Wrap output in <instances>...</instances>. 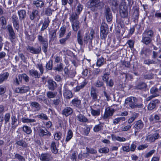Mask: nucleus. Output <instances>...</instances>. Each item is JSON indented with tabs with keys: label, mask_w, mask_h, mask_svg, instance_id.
Listing matches in <instances>:
<instances>
[{
	"label": "nucleus",
	"mask_w": 161,
	"mask_h": 161,
	"mask_svg": "<svg viewBox=\"0 0 161 161\" xmlns=\"http://www.w3.org/2000/svg\"><path fill=\"white\" fill-rule=\"evenodd\" d=\"M126 3L125 0H122L119 7L120 18L118 20V23L121 26L127 24L129 22L128 8Z\"/></svg>",
	"instance_id": "obj_1"
},
{
	"label": "nucleus",
	"mask_w": 161,
	"mask_h": 161,
	"mask_svg": "<svg viewBox=\"0 0 161 161\" xmlns=\"http://www.w3.org/2000/svg\"><path fill=\"white\" fill-rule=\"evenodd\" d=\"M94 34L95 32L93 29L92 28L90 30V33H86L84 37L83 41L85 44H87L88 43V47L89 48L90 47H92V40L94 37Z\"/></svg>",
	"instance_id": "obj_2"
},
{
	"label": "nucleus",
	"mask_w": 161,
	"mask_h": 161,
	"mask_svg": "<svg viewBox=\"0 0 161 161\" xmlns=\"http://www.w3.org/2000/svg\"><path fill=\"white\" fill-rule=\"evenodd\" d=\"M100 37L101 39L105 40L108 32V27L106 23H102L100 27Z\"/></svg>",
	"instance_id": "obj_3"
},
{
	"label": "nucleus",
	"mask_w": 161,
	"mask_h": 161,
	"mask_svg": "<svg viewBox=\"0 0 161 161\" xmlns=\"http://www.w3.org/2000/svg\"><path fill=\"white\" fill-rule=\"evenodd\" d=\"M38 40L40 43L42 44V50L43 52L46 54L47 51L48 43V40L45 38L42 35H38Z\"/></svg>",
	"instance_id": "obj_4"
},
{
	"label": "nucleus",
	"mask_w": 161,
	"mask_h": 161,
	"mask_svg": "<svg viewBox=\"0 0 161 161\" xmlns=\"http://www.w3.org/2000/svg\"><path fill=\"white\" fill-rule=\"evenodd\" d=\"M137 101V98L133 97H128L125 100V102L126 103L128 104L130 107L132 108H135L137 107V105L136 104Z\"/></svg>",
	"instance_id": "obj_5"
},
{
	"label": "nucleus",
	"mask_w": 161,
	"mask_h": 161,
	"mask_svg": "<svg viewBox=\"0 0 161 161\" xmlns=\"http://www.w3.org/2000/svg\"><path fill=\"white\" fill-rule=\"evenodd\" d=\"M7 29L9 33V39L11 43L15 42L16 38V34L11 25H8Z\"/></svg>",
	"instance_id": "obj_6"
},
{
	"label": "nucleus",
	"mask_w": 161,
	"mask_h": 161,
	"mask_svg": "<svg viewBox=\"0 0 161 161\" xmlns=\"http://www.w3.org/2000/svg\"><path fill=\"white\" fill-rule=\"evenodd\" d=\"M53 158V156L50 152L42 153L39 157L41 161H51Z\"/></svg>",
	"instance_id": "obj_7"
},
{
	"label": "nucleus",
	"mask_w": 161,
	"mask_h": 161,
	"mask_svg": "<svg viewBox=\"0 0 161 161\" xmlns=\"http://www.w3.org/2000/svg\"><path fill=\"white\" fill-rule=\"evenodd\" d=\"M115 109L110 107L105 108L103 118V119H107L109 117L112 116L115 112Z\"/></svg>",
	"instance_id": "obj_8"
},
{
	"label": "nucleus",
	"mask_w": 161,
	"mask_h": 161,
	"mask_svg": "<svg viewBox=\"0 0 161 161\" xmlns=\"http://www.w3.org/2000/svg\"><path fill=\"white\" fill-rule=\"evenodd\" d=\"M144 123L141 120L136 121L134 123L133 129L135 132H139L144 127Z\"/></svg>",
	"instance_id": "obj_9"
},
{
	"label": "nucleus",
	"mask_w": 161,
	"mask_h": 161,
	"mask_svg": "<svg viewBox=\"0 0 161 161\" xmlns=\"http://www.w3.org/2000/svg\"><path fill=\"white\" fill-rule=\"evenodd\" d=\"M38 133L40 137L45 138H48L51 135V132L47 129L45 130L42 129L40 128L38 130Z\"/></svg>",
	"instance_id": "obj_10"
},
{
	"label": "nucleus",
	"mask_w": 161,
	"mask_h": 161,
	"mask_svg": "<svg viewBox=\"0 0 161 161\" xmlns=\"http://www.w3.org/2000/svg\"><path fill=\"white\" fill-rule=\"evenodd\" d=\"M160 103V101L158 99H155L151 101L147 106V109L149 110L154 109L157 105Z\"/></svg>",
	"instance_id": "obj_11"
},
{
	"label": "nucleus",
	"mask_w": 161,
	"mask_h": 161,
	"mask_svg": "<svg viewBox=\"0 0 161 161\" xmlns=\"http://www.w3.org/2000/svg\"><path fill=\"white\" fill-rule=\"evenodd\" d=\"M39 10L36 9H33L29 15V17L31 20L35 19L38 20L40 18Z\"/></svg>",
	"instance_id": "obj_12"
},
{
	"label": "nucleus",
	"mask_w": 161,
	"mask_h": 161,
	"mask_svg": "<svg viewBox=\"0 0 161 161\" xmlns=\"http://www.w3.org/2000/svg\"><path fill=\"white\" fill-rule=\"evenodd\" d=\"M100 3V0H90L87 3L88 7L92 9L97 8Z\"/></svg>",
	"instance_id": "obj_13"
},
{
	"label": "nucleus",
	"mask_w": 161,
	"mask_h": 161,
	"mask_svg": "<svg viewBox=\"0 0 161 161\" xmlns=\"http://www.w3.org/2000/svg\"><path fill=\"white\" fill-rule=\"evenodd\" d=\"M73 110L70 107L67 106L64 108L63 110L62 114L66 117L71 115L73 113Z\"/></svg>",
	"instance_id": "obj_14"
},
{
	"label": "nucleus",
	"mask_w": 161,
	"mask_h": 161,
	"mask_svg": "<svg viewBox=\"0 0 161 161\" xmlns=\"http://www.w3.org/2000/svg\"><path fill=\"white\" fill-rule=\"evenodd\" d=\"M32 5L39 10L40 8H42L44 5V1L42 0H34L33 1Z\"/></svg>",
	"instance_id": "obj_15"
},
{
	"label": "nucleus",
	"mask_w": 161,
	"mask_h": 161,
	"mask_svg": "<svg viewBox=\"0 0 161 161\" xmlns=\"http://www.w3.org/2000/svg\"><path fill=\"white\" fill-rule=\"evenodd\" d=\"M12 19L14 28L18 30L19 28V21L18 17L16 15L13 14L12 16Z\"/></svg>",
	"instance_id": "obj_16"
},
{
	"label": "nucleus",
	"mask_w": 161,
	"mask_h": 161,
	"mask_svg": "<svg viewBox=\"0 0 161 161\" xmlns=\"http://www.w3.org/2000/svg\"><path fill=\"white\" fill-rule=\"evenodd\" d=\"M26 49L28 51L33 54H39L41 51V48L40 47H39L37 48H35L33 47L28 46Z\"/></svg>",
	"instance_id": "obj_17"
},
{
	"label": "nucleus",
	"mask_w": 161,
	"mask_h": 161,
	"mask_svg": "<svg viewBox=\"0 0 161 161\" xmlns=\"http://www.w3.org/2000/svg\"><path fill=\"white\" fill-rule=\"evenodd\" d=\"M48 87L49 90H54L57 87L56 83L52 79L49 80L47 81Z\"/></svg>",
	"instance_id": "obj_18"
},
{
	"label": "nucleus",
	"mask_w": 161,
	"mask_h": 161,
	"mask_svg": "<svg viewBox=\"0 0 161 161\" xmlns=\"http://www.w3.org/2000/svg\"><path fill=\"white\" fill-rule=\"evenodd\" d=\"M70 103L71 104V106L76 108H80L81 107V100L79 99L78 97L72 99L70 102Z\"/></svg>",
	"instance_id": "obj_19"
},
{
	"label": "nucleus",
	"mask_w": 161,
	"mask_h": 161,
	"mask_svg": "<svg viewBox=\"0 0 161 161\" xmlns=\"http://www.w3.org/2000/svg\"><path fill=\"white\" fill-rule=\"evenodd\" d=\"M88 81L86 79L84 80L82 82L80 83V85L77 86L76 87L74 88V91L75 92H79L80 89L83 88L87 84Z\"/></svg>",
	"instance_id": "obj_20"
},
{
	"label": "nucleus",
	"mask_w": 161,
	"mask_h": 161,
	"mask_svg": "<svg viewBox=\"0 0 161 161\" xmlns=\"http://www.w3.org/2000/svg\"><path fill=\"white\" fill-rule=\"evenodd\" d=\"M50 22L51 21L48 17L45 18L44 19V22L41 29V31H43L46 29L49 26Z\"/></svg>",
	"instance_id": "obj_21"
},
{
	"label": "nucleus",
	"mask_w": 161,
	"mask_h": 161,
	"mask_svg": "<svg viewBox=\"0 0 161 161\" xmlns=\"http://www.w3.org/2000/svg\"><path fill=\"white\" fill-rule=\"evenodd\" d=\"M105 14L108 22L111 21L112 19V15L110 8L108 7L106 8Z\"/></svg>",
	"instance_id": "obj_22"
},
{
	"label": "nucleus",
	"mask_w": 161,
	"mask_h": 161,
	"mask_svg": "<svg viewBox=\"0 0 161 161\" xmlns=\"http://www.w3.org/2000/svg\"><path fill=\"white\" fill-rule=\"evenodd\" d=\"M79 18L78 14L76 13H73L70 16L69 19L71 23L79 21L78 20Z\"/></svg>",
	"instance_id": "obj_23"
},
{
	"label": "nucleus",
	"mask_w": 161,
	"mask_h": 161,
	"mask_svg": "<svg viewBox=\"0 0 161 161\" xmlns=\"http://www.w3.org/2000/svg\"><path fill=\"white\" fill-rule=\"evenodd\" d=\"M63 95L64 97L67 99H70L73 97L71 91L66 88L64 91Z\"/></svg>",
	"instance_id": "obj_24"
},
{
	"label": "nucleus",
	"mask_w": 161,
	"mask_h": 161,
	"mask_svg": "<svg viewBox=\"0 0 161 161\" xmlns=\"http://www.w3.org/2000/svg\"><path fill=\"white\" fill-rule=\"evenodd\" d=\"M90 94L92 99L95 101H96L97 99V94L96 92V88L92 87L91 89Z\"/></svg>",
	"instance_id": "obj_25"
},
{
	"label": "nucleus",
	"mask_w": 161,
	"mask_h": 161,
	"mask_svg": "<svg viewBox=\"0 0 161 161\" xmlns=\"http://www.w3.org/2000/svg\"><path fill=\"white\" fill-rule=\"evenodd\" d=\"M150 92L155 97L158 96L160 94L158 89L155 86L152 87L150 89Z\"/></svg>",
	"instance_id": "obj_26"
},
{
	"label": "nucleus",
	"mask_w": 161,
	"mask_h": 161,
	"mask_svg": "<svg viewBox=\"0 0 161 161\" xmlns=\"http://www.w3.org/2000/svg\"><path fill=\"white\" fill-rule=\"evenodd\" d=\"M29 90V88L27 86H22L16 88L15 92L17 93H25L28 92Z\"/></svg>",
	"instance_id": "obj_27"
},
{
	"label": "nucleus",
	"mask_w": 161,
	"mask_h": 161,
	"mask_svg": "<svg viewBox=\"0 0 161 161\" xmlns=\"http://www.w3.org/2000/svg\"><path fill=\"white\" fill-rule=\"evenodd\" d=\"M78 120L80 122L83 123L89 122L88 119L83 114H79L77 116Z\"/></svg>",
	"instance_id": "obj_28"
},
{
	"label": "nucleus",
	"mask_w": 161,
	"mask_h": 161,
	"mask_svg": "<svg viewBox=\"0 0 161 161\" xmlns=\"http://www.w3.org/2000/svg\"><path fill=\"white\" fill-rule=\"evenodd\" d=\"M152 38L142 35V42L147 45L150 44L152 41Z\"/></svg>",
	"instance_id": "obj_29"
},
{
	"label": "nucleus",
	"mask_w": 161,
	"mask_h": 161,
	"mask_svg": "<svg viewBox=\"0 0 161 161\" xmlns=\"http://www.w3.org/2000/svg\"><path fill=\"white\" fill-rule=\"evenodd\" d=\"M103 124L100 123L97 125H96L93 128V131L95 132L102 131L103 130Z\"/></svg>",
	"instance_id": "obj_30"
},
{
	"label": "nucleus",
	"mask_w": 161,
	"mask_h": 161,
	"mask_svg": "<svg viewBox=\"0 0 161 161\" xmlns=\"http://www.w3.org/2000/svg\"><path fill=\"white\" fill-rule=\"evenodd\" d=\"M57 31V29H51L49 31V37L51 40H54L56 37Z\"/></svg>",
	"instance_id": "obj_31"
},
{
	"label": "nucleus",
	"mask_w": 161,
	"mask_h": 161,
	"mask_svg": "<svg viewBox=\"0 0 161 161\" xmlns=\"http://www.w3.org/2000/svg\"><path fill=\"white\" fill-rule=\"evenodd\" d=\"M73 133L71 129L68 130V131L66 133V136L65 140L66 143L69 142L73 137Z\"/></svg>",
	"instance_id": "obj_32"
},
{
	"label": "nucleus",
	"mask_w": 161,
	"mask_h": 161,
	"mask_svg": "<svg viewBox=\"0 0 161 161\" xmlns=\"http://www.w3.org/2000/svg\"><path fill=\"white\" fill-rule=\"evenodd\" d=\"M16 143L23 148H26L28 147V143L23 139L17 141Z\"/></svg>",
	"instance_id": "obj_33"
},
{
	"label": "nucleus",
	"mask_w": 161,
	"mask_h": 161,
	"mask_svg": "<svg viewBox=\"0 0 161 161\" xmlns=\"http://www.w3.org/2000/svg\"><path fill=\"white\" fill-rule=\"evenodd\" d=\"M83 35L80 31H79L77 33V40L78 43L80 45L83 44Z\"/></svg>",
	"instance_id": "obj_34"
},
{
	"label": "nucleus",
	"mask_w": 161,
	"mask_h": 161,
	"mask_svg": "<svg viewBox=\"0 0 161 161\" xmlns=\"http://www.w3.org/2000/svg\"><path fill=\"white\" fill-rule=\"evenodd\" d=\"M9 75L8 72H6L3 74H0V84L7 80Z\"/></svg>",
	"instance_id": "obj_35"
},
{
	"label": "nucleus",
	"mask_w": 161,
	"mask_h": 161,
	"mask_svg": "<svg viewBox=\"0 0 161 161\" xmlns=\"http://www.w3.org/2000/svg\"><path fill=\"white\" fill-rule=\"evenodd\" d=\"M30 75L35 78H39L40 77V75L36 70L31 69L29 71Z\"/></svg>",
	"instance_id": "obj_36"
},
{
	"label": "nucleus",
	"mask_w": 161,
	"mask_h": 161,
	"mask_svg": "<svg viewBox=\"0 0 161 161\" xmlns=\"http://www.w3.org/2000/svg\"><path fill=\"white\" fill-rule=\"evenodd\" d=\"M50 149L52 153L54 154H56L58 152V150L57 148L56 143L54 141L52 142L50 146Z\"/></svg>",
	"instance_id": "obj_37"
},
{
	"label": "nucleus",
	"mask_w": 161,
	"mask_h": 161,
	"mask_svg": "<svg viewBox=\"0 0 161 161\" xmlns=\"http://www.w3.org/2000/svg\"><path fill=\"white\" fill-rule=\"evenodd\" d=\"M18 14L20 20L24 19L25 18L26 15V12L25 10H19L18 12Z\"/></svg>",
	"instance_id": "obj_38"
},
{
	"label": "nucleus",
	"mask_w": 161,
	"mask_h": 161,
	"mask_svg": "<svg viewBox=\"0 0 161 161\" xmlns=\"http://www.w3.org/2000/svg\"><path fill=\"white\" fill-rule=\"evenodd\" d=\"M90 111L91 114L93 116H98L100 115V109L99 108L95 110L91 108L90 109Z\"/></svg>",
	"instance_id": "obj_39"
},
{
	"label": "nucleus",
	"mask_w": 161,
	"mask_h": 161,
	"mask_svg": "<svg viewBox=\"0 0 161 161\" xmlns=\"http://www.w3.org/2000/svg\"><path fill=\"white\" fill-rule=\"evenodd\" d=\"M142 35L152 38L153 36V32L152 30H146L144 31Z\"/></svg>",
	"instance_id": "obj_40"
},
{
	"label": "nucleus",
	"mask_w": 161,
	"mask_h": 161,
	"mask_svg": "<svg viewBox=\"0 0 161 161\" xmlns=\"http://www.w3.org/2000/svg\"><path fill=\"white\" fill-rule=\"evenodd\" d=\"M140 144V142L138 141H134L130 145V151L132 152H134L136 150L137 145Z\"/></svg>",
	"instance_id": "obj_41"
},
{
	"label": "nucleus",
	"mask_w": 161,
	"mask_h": 161,
	"mask_svg": "<svg viewBox=\"0 0 161 161\" xmlns=\"http://www.w3.org/2000/svg\"><path fill=\"white\" fill-rule=\"evenodd\" d=\"M147 85L146 83L144 82H140L135 86L136 89H137L142 90L145 88Z\"/></svg>",
	"instance_id": "obj_42"
},
{
	"label": "nucleus",
	"mask_w": 161,
	"mask_h": 161,
	"mask_svg": "<svg viewBox=\"0 0 161 161\" xmlns=\"http://www.w3.org/2000/svg\"><path fill=\"white\" fill-rule=\"evenodd\" d=\"M11 119L12 128L13 129H15L17 126V125H15V124L17 121V119L16 116L14 115H12Z\"/></svg>",
	"instance_id": "obj_43"
},
{
	"label": "nucleus",
	"mask_w": 161,
	"mask_h": 161,
	"mask_svg": "<svg viewBox=\"0 0 161 161\" xmlns=\"http://www.w3.org/2000/svg\"><path fill=\"white\" fill-rule=\"evenodd\" d=\"M62 136V133L60 131H57L54 134V138L55 140L59 141L60 140Z\"/></svg>",
	"instance_id": "obj_44"
},
{
	"label": "nucleus",
	"mask_w": 161,
	"mask_h": 161,
	"mask_svg": "<svg viewBox=\"0 0 161 161\" xmlns=\"http://www.w3.org/2000/svg\"><path fill=\"white\" fill-rule=\"evenodd\" d=\"M23 131L27 134H30L32 132L31 128L27 125H24L22 127Z\"/></svg>",
	"instance_id": "obj_45"
},
{
	"label": "nucleus",
	"mask_w": 161,
	"mask_h": 161,
	"mask_svg": "<svg viewBox=\"0 0 161 161\" xmlns=\"http://www.w3.org/2000/svg\"><path fill=\"white\" fill-rule=\"evenodd\" d=\"M71 24L73 30L75 31H77L80 28L79 22H75Z\"/></svg>",
	"instance_id": "obj_46"
},
{
	"label": "nucleus",
	"mask_w": 161,
	"mask_h": 161,
	"mask_svg": "<svg viewBox=\"0 0 161 161\" xmlns=\"http://www.w3.org/2000/svg\"><path fill=\"white\" fill-rule=\"evenodd\" d=\"M53 60L50 59L47 62V63L46 65V68L47 69L51 70L53 69Z\"/></svg>",
	"instance_id": "obj_47"
},
{
	"label": "nucleus",
	"mask_w": 161,
	"mask_h": 161,
	"mask_svg": "<svg viewBox=\"0 0 161 161\" xmlns=\"http://www.w3.org/2000/svg\"><path fill=\"white\" fill-rule=\"evenodd\" d=\"M0 21L2 25V28L5 29L6 27L7 22L4 16H2L0 18Z\"/></svg>",
	"instance_id": "obj_48"
},
{
	"label": "nucleus",
	"mask_w": 161,
	"mask_h": 161,
	"mask_svg": "<svg viewBox=\"0 0 161 161\" xmlns=\"http://www.w3.org/2000/svg\"><path fill=\"white\" fill-rule=\"evenodd\" d=\"M66 31V28L63 26L61 27L59 29V37H62L64 35Z\"/></svg>",
	"instance_id": "obj_49"
},
{
	"label": "nucleus",
	"mask_w": 161,
	"mask_h": 161,
	"mask_svg": "<svg viewBox=\"0 0 161 161\" xmlns=\"http://www.w3.org/2000/svg\"><path fill=\"white\" fill-rule=\"evenodd\" d=\"M22 121L23 123H33L36 121L34 119H29L28 118L23 117L22 118Z\"/></svg>",
	"instance_id": "obj_50"
},
{
	"label": "nucleus",
	"mask_w": 161,
	"mask_h": 161,
	"mask_svg": "<svg viewBox=\"0 0 161 161\" xmlns=\"http://www.w3.org/2000/svg\"><path fill=\"white\" fill-rule=\"evenodd\" d=\"M57 94V92H53L51 91H48L47 93V96L49 98H53L55 97Z\"/></svg>",
	"instance_id": "obj_51"
},
{
	"label": "nucleus",
	"mask_w": 161,
	"mask_h": 161,
	"mask_svg": "<svg viewBox=\"0 0 161 161\" xmlns=\"http://www.w3.org/2000/svg\"><path fill=\"white\" fill-rule=\"evenodd\" d=\"M53 69L55 71H57L58 72L62 71L63 69V64L60 63L59 64H57V67L53 68Z\"/></svg>",
	"instance_id": "obj_52"
},
{
	"label": "nucleus",
	"mask_w": 161,
	"mask_h": 161,
	"mask_svg": "<svg viewBox=\"0 0 161 161\" xmlns=\"http://www.w3.org/2000/svg\"><path fill=\"white\" fill-rule=\"evenodd\" d=\"M30 105L33 108H36L37 110L40 109V104L36 102H31L30 103Z\"/></svg>",
	"instance_id": "obj_53"
},
{
	"label": "nucleus",
	"mask_w": 161,
	"mask_h": 161,
	"mask_svg": "<svg viewBox=\"0 0 161 161\" xmlns=\"http://www.w3.org/2000/svg\"><path fill=\"white\" fill-rule=\"evenodd\" d=\"M25 38L27 40L31 41H34L36 37L33 34L29 35L27 32L25 33Z\"/></svg>",
	"instance_id": "obj_54"
},
{
	"label": "nucleus",
	"mask_w": 161,
	"mask_h": 161,
	"mask_svg": "<svg viewBox=\"0 0 161 161\" xmlns=\"http://www.w3.org/2000/svg\"><path fill=\"white\" fill-rule=\"evenodd\" d=\"M21 77L20 78L19 75H18V78L16 77L13 80V83L16 86L19 85L20 83H22V80H21Z\"/></svg>",
	"instance_id": "obj_55"
},
{
	"label": "nucleus",
	"mask_w": 161,
	"mask_h": 161,
	"mask_svg": "<svg viewBox=\"0 0 161 161\" xmlns=\"http://www.w3.org/2000/svg\"><path fill=\"white\" fill-rule=\"evenodd\" d=\"M19 76L20 78L21 77V80L22 81V79H23L25 81L28 82L29 80V77L25 73L22 74L21 75H19Z\"/></svg>",
	"instance_id": "obj_56"
},
{
	"label": "nucleus",
	"mask_w": 161,
	"mask_h": 161,
	"mask_svg": "<svg viewBox=\"0 0 161 161\" xmlns=\"http://www.w3.org/2000/svg\"><path fill=\"white\" fill-rule=\"evenodd\" d=\"M110 74L108 72H105L102 76V79L103 81L107 82L109 79V75Z\"/></svg>",
	"instance_id": "obj_57"
},
{
	"label": "nucleus",
	"mask_w": 161,
	"mask_h": 161,
	"mask_svg": "<svg viewBox=\"0 0 161 161\" xmlns=\"http://www.w3.org/2000/svg\"><path fill=\"white\" fill-rule=\"evenodd\" d=\"M37 117L38 118L42 120H47L48 119V118L47 115L43 113H41L38 115Z\"/></svg>",
	"instance_id": "obj_58"
},
{
	"label": "nucleus",
	"mask_w": 161,
	"mask_h": 161,
	"mask_svg": "<svg viewBox=\"0 0 161 161\" xmlns=\"http://www.w3.org/2000/svg\"><path fill=\"white\" fill-rule=\"evenodd\" d=\"M149 119L151 121H154V120L155 121L157 122L160 119V117L158 115L156 114L154 115L153 117L152 115Z\"/></svg>",
	"instance_id": "obj_59"
},
{
	"label": "nucleus",
	"mask_w": 161,
	"mask_h": 161,
	"mask_svg": "<svg viewBox=\"0 0 161 161\" xmlns=\"http://www.w3.org/2000/svg\"><path fill=\"white\" fill-rule=\"evenodd\" d=\"M10 116V114L9 113H7L5 114L4 117V120L5 124H7L9 121Z\"/></svg>",
	"instance_id": "obj_60"
},
{
	"label": "nucleus",
	"mask_w": 161,
	"mask_h": 161,
	"mask_svg": "<svg viewBox=\"0 0 161 161\" xmlns=\"http://www.w3.org/2000/svg\"><path fill=\"white\" fill-rule=\"evenodd\" d=\"M104 85L103 82L101 80H97L95 83V86L97 87H102Z\"/></svg>",
	"instance_id": "obj_61"
},
{
	"label": "nucleus",
	"mask_w": 161,
	"mask_h": 161,
	"mask_svg": "<svg viewBox=\"0 0 161 161\" xmlns=\"http://www.w3.org/2000/svg\"><path fill=\"white\" fill-rule=\"evenodd\" d=\"M104 61V58L102 57L101 58H100L98 59L96 63L97 66L98 67L101 66L103 64Z\"/></svg>",
	"instance_id": "obj_62"
},
{
	"label": "nucleus",
	"mask_w": 161,
	"mask_h": 161,
	"mask_svg": "<svg viewBox=\"0 0 161 161\" xmlns=\"http://www.w3.org/2000/svg\"><path fill=\"white\" fill-rule=\"evenodd\" d=\"M15 158L18 159L19 161H25L24 157L21 155L16 153L15 154L14 153Z\"/></svg>",
	"instance_id": "obj_63"
},
{
	"label": "nucleus",
	"mask_w": 161,
	"mask_h": 161,
	"mask_svg": "<svg viewBox=\"0 0 161 161\" xmlns=\"http://www.w3.org/2000/svg\"><path fill=\"white\" fill-rule=\"evenodd\" d=\"M45 127H43L46 129L49 130L52 126L53 124L51 121H49L44 123Z\"/></svg>",
	"instance_id": "obj_64"
}]
</instances>
